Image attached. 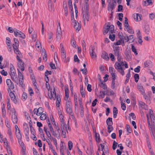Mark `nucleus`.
<instances>
[{"mask_svg":"<svg viewBox=\"0 0 155 155\" xmlns=\"http://www.w3.org/2000/svg\"><path fill=\"white\" fill-rule=\"evenodd\" d=\"M149 113L150 114V117L151 119V122L149 120V116L148 114L147 115V120L149 129L150 131V133L151 135L152 134L153 135V129L154 131H155V117L153 115V112L151 110H150Z\"/></svg>","mask_w":155,"mask_h":155,"instance_id":"obj_1","label":"nucleus"},{"mask_svg":"<svg viewBox=\"0 0 155 155\" xmlns=\"http://www.w3.org/2000/svg\"><path fill=\"white\" fill-rule=\"evenodd\" d=\"M123 66H125L126 68H128L127 64L125 61L116 62L114 64L115 68L123 76L124 74V69L122 68Z\"/></svg>","mask_w":155,"mask_h":155,"instance_id":"obj_2","label":"nucleus"},{"mask_svg":"<svg viewBox=\"0 0 155 155\" xmlns=\"http://www.w3.org/2000/svg\"><path fill=\"white\" fill-rule=\"evenodd\" d=\"M83 18L84 22V25L85 24V21H88L89 18V13L88 10L84 9L83 12Z\"/></svg>","mask_w":155,"mask_h":155,"instance_id":"obj_3","label":"nucleus"},{"mask_svg":"<svg viewBox=\"0 0 155 155\" xmlns=\"http://www.w3.org/2000/svg\"><path fill=\"white\" fill-rule=\"evenodd\" d=\"M72 104L71 101H66V110L67 113L68 114L72 113Z\"/></svg>","mask_w":155,"mask_h":155,"instance_id":"obj_4","label":"nucleus"},{"mask_svg":"<svg viewBox=\"0 0 155 155\" xmlns=\"http://www.w3.org/2000/svg\"><path fill=\"white\" fill-rule=\"evenodd\" d=\"M114 26L113 25H107L104 29V33L107 34L108 32L110 33H113L114 32Z\"/></svg>","mask_w":155,"mask_h":155,"instance_id":"obj_5","label":"nucleus"},{"mask_svg":"<svg viewBox=\"0 0 155 155\" xmlns=\"http://www.w3.org/2000/svg\"><path fill=\"white\" fill-rule=\"evenodd\" d=\"M15 35L16 37H18L22 38L24 39L25 38V35L21 31L16 29L14 31Z\"/></svg>","mask_w":155,"mask_h":155,"instance_id":"obj_6","label":"nucleus"},{"mask_svg":"<svg viewBox=\"0 0 155 155\" xmlns=\"http://www.w3.org/2000/svg\"><path fill=\"white\" fill-rule=\"evenodd\" d=\"M116 2L115 1H112L111 3H109L107 9L108 11H111V15H112L113 13V10L114 8L115 7Z\"/></svg>","mask_w":155,"mask_h":155,"instance_id":"obj_7","label":"nucleus"},{"mask_svg":"<svg viewBox=\"0 0 155 155\" xmlns=\"http://www.w3.org/2000/svg\"><path fill=\"white\" fill-rule=\"evenodd\" d=\"M90 55L91 58H95L97 56L95 52L94 51L95 50V48L93 46L91 45L90 48Z\"/></svg>","mask_w":155,"mask_h":155,"instance_id":"obj_8","label":"nucleus"},{"mask_svg":"<svg viewBox=\"0 0 155 155\" xmlns=\"http://www.w3.org/2000/svg\"><path fill=\"white\" fill-rule=\"evenodd\" d=\"M51 93L49 94L48 93V95L49 98L51 99H53L54 100H55L56 97V94L54 88L52 91V89H51Z\"/></svg>","mask_w":155,"mask_h":155,"instance_id":"obj_9","label":"nucleus"},{"mask_svg":"<svg viewBox=\"0 0 155 155\" xmlns=\"http://www.w3.org/2000/svg\"><path fill=\"white\" fill-rule=\"evenodd\" d=\"M144 67V68H150L152 66V63L151 61L150 60H147L144 62L143 63Z\"/></svg>","mask_w":155,"mask_h":155,"instance_id":"obj_10","label":"nucleus"},{"mask_svg":"<svg viewBox=\"0 0 155 155\" xmlns=\"http://www.w3.org/2000/svg\"><path fill=\"white\" fill-rule=\"evenodd\" d=\"M6 82L9 89H14V85L10 79H7Z\"/></svg>","mask_w":155,"mask_h":155,"instance_id":"obj_11","label":"nucleus"},{"mask_svg":"<svg viewBox=\"0 0 155 155\" xmlns=\"http://www.w3.org/2000/svg\"><path fill=\"white\" fill-rule=\"evenodd\" d=\"M61 35L62 32L61 30V28L60 25H59V27L57 29L56 34L57 40L59 41L61 39Z\"/></svg>","mask_w":155,"mask_h":155,"instance_id":"obj_12","label":"nucleus"},{"mask_svg":"<svg viewBox=\"0 0 155 155\" xmlns=\"http://www.w3.org/2000/svg\"><path fill=\"white\" fill-rule=\"evenodd\" d=\"M114 55L115 56L121 55L120 48L119 46H116L114 48Z\"/></svg>","mask_w":155,"mask_h":155,"instance_id":"obj_13","label":"nucleus"},{"mask_svg":"<svg viewBox=\"0 0 155 155\" xmlns=\"http://www.w3.org/2000/svg\"><path fill=\"white\" fill-rule=\"evenodd\" d=\"M60 45V47H61V57L63 59H65L66 58V55L64 48L62 44H61Z\"/></svg>","mask_w":155,"mask_h":155,"instance_id":"obj_14","label":"nucleus"},{"mask_svg":"<svg viewBox=\"0 0 155 155\" xmlns=\"http://www.w3.org/2000/svg\"><path fill=\"white\" fill-rule=\"evenodd\" d=\"M24 127L25 134L26 137H28L29 134V129L28 126L27 124H24Z\"/></svg>","mask_w":155,"mask_h":155,"instance_id":"obj_15","label":"nucleus"},{"mask_svg":"<svg viewBox=\"0 0 155 155\" xmlns=\"http://www.w3.org/2000/svg\"><path fill=\"white\" fill-rule=\"evenodd\" d=\"M11 78L12 80L14 82H15L17 84H18V78L17 75L16 73H14V74H11Z\"/></svg>","mask_w":155,"mask_h":155,"instance_id":"obj_16","label":"nucleus"},{"mask_svg":"<svg viewBox=\"0 0 155 155\" xmlns=\"http://www.w3.org/2000/svg\"><path fill=\"white\" fill-rule=\"evenodd\" d=\"M13 48L14 49V52L17 55H21V52H20L18 48V46H14V44H13L12 45Z\"/></svg>","mask_w":155,"mask_h":155,"instance_id":"obj_17","label":"nucleus"},{"mask_svg":"<svg viewBox=\"0 0 155 155\" xmlns=\"http://www.w3.org/2000/svg\"><path fill=\"white\" fill-rule=\"evenodd\" d=\"M139 104L142 108L144 109L145 110H148V106L145 104L142 101L139 102Z\"/></svg>","mask_w":155,"mask_h":155,"instance_id":"obj_18","label":"nucleus"},{"mask_svg":"<svg viewBox=\"0 0 155 155\" xmlns=\"http://www.w3.org/2000/svg\"><path fill=\"white\" fill-rule=\"evenodd\" d=\"M9 95L12 101L14 103L16 104L17 103V101L14 94L13 93H11Z\"/></svg>","mask_w":155,"mask_h":155,"instance_id":"obj_19","label":"nucleus"},{"mask_svg":"<svg viewBox=\"0 0 155 155\" xmlns=\"http://www.w3.org/2000/svg\"><path fill=\"white\" fill-rule=\"evenodd\" d=\"M109 71L112 76V78L115 77V70L113 68L110 67L109 68Z\"/></svg>","mask_w":155,"mask_h":155,"instance_id":"obj_20","label":"nucleus"},{"mask_svg":"<svg viewBox=\"0 0 155 155\" xmlns=\"http://www.w3.org/2000/svg\"><path fill=\"white\" fill-rule=\"evenodd\" d=\"M12 120L13 123L16 124L17 123L18 121V118L17 114H12Z\"/></svg>","mask_w":155,"mask_h":155,"instance_id":"obj_21","label":"nucleus"},{"mask_svg":"<svg viewBox=\"0 0 155 155\" xmlns=\"http://www.w3.org/2000/svg\"><path fill=\"white\" fill-rule=\"evenodd\" d=\"M134 19L136 21H139L141 20V15L138 14H134Z\"/></svg>","mask_w":155,"mask_h":155,"instance_id":"obj_22","label":"nucleus"},{"mask_svg":"<svg viewBox=\"0 0 155 155\" xmlns=\"http://www.w3.org/2000/svg\"><path fill=\"white\" fill-rule=\"evenodd\" d=\"M101 56L102 58L105 60L106 61L109 60V58L108 56V54L106 52H104L103 53Z\"/></svg>","mask_w":155,"mask_h":155,"instance_id":"obj_23","label":"nucleus"},{"mask_svg":"<svg viewBox=\"0 0 155 155\" xmlns=\"http://www.w3.org/2000/svg\"><path fill=\"white\" fill-rule=\"evenodd\" d=\"M2 116L3 117L6 115V110L5 104H3L2 107Z\"/></svg>","mask_w":155,"mask_h":155,"instance_id":"obj_24","label":"nucleus"},{"mask_svg":"<svg viewBox=\"0 0 155 155\" xmlns=\"http://www.w3.org/2000/svg\"><path fill=\"white\" fill-rule=\"evenodd\" d=\"M18 65L19 68L22 71L24 70V63L22 61L21 62H18Z\"/></svg>","mask_w":155,"mask_h":155,"instance_id":"obj_25","label":"nucleus"},{"mask_svg":"<svg viewBox=\"0 0 155 155\" xmlns=\"http://www.w3.org/2000/svg\"><path fill=\"white\" fill-rule=\"evenodd\" d=\"M61 124V131H67V125L66 124Z\"/></svg>","mask_w":155,"mask_h":155,"instance_id":"obj_26","label":"nucleus"},{"mask_svg":"<svg viewBox=\"0 0 155 155\" xmlns=\"http://www.w3.org/2000/svg\"><path fill=\"white\" fill-rule=\"evenodd\" d=\"M123 38L120 37V39H121V41L123 43L124 45V41H125L126 42H127L129 41V39H128V36L125 35V36H123Z\"/></svg>","mask_w":155,"mask_h":155,"instance_id":"obj_27","label":"nucleus"},{"mask_svg":"<svg viewBox=\"0 0 155 155\" xmlns=\"http://www.w3.org/2000/svg\"><path fill=\"white\" fill-rule=\"evenodd\" d=\"M37 113H36L37 115L38 116H39L41 114H42L43 112V109L42 107H39L37 109Z\"/></svg>","mask_w":155,"mask_h":155,"instance_id":"obj_28","label":"nucleus"},{"mask_svg":"<svg viewBox=\"0 0 155 155\" xmlns=\"http://www.w3.org/2000/svg\"><path fill=\"white\" fill-rule=\"evenodd\" d=\"M74 26L76 30L77 31H78L81 29V24L79 23L78 22L75 25H74Z\"/></svg>","mask_w":155,"mask_h":155,"instance_id":"obj_29","label":"nucleus"},{"mask_svg":"<svg viewBox=\"0 0 155 155\" xmlns=\"http://www.w3.org/2000/svg\"><path fill=\"white\" fill-rule=\"evenodd\" d=\"M115 77L114 78H112V81L111 85V87L112 89H114L116 87L115 81Z\"/></svg>","mask_w":155,"mask_h":155,"instance_id":"obj_30","label":"nucleus"},{"mask_svg":"<svg viewBox=\"0 0 155 155\" xmlns=\"http://www.w3.org/2000/svg\"><path fill=\"white\" fill-rule=\"evenodd\" d=\"M117 113L118 110L117 108L115 107H114L113 108V117L114 118H116Z\"/></svg>","mask_w":155,"mask_h":155,"instance_id":"obj_31","label":"nucleus"},{"mask_svg":"<svg viewBox=\"0 0 155 155\" xmlns=\"http://www.w3.org/2000/svg\"><path fill=\"white\" fill-rule=\"evenodd\" d=\"M137 88L138 90L141 93L142 95L145 94L144 90L142 86L140 85H138Z\"/></svg>","mask_w":155,"mask_h":155,"instance_id":"obj_32","label":"nucleus"},{"mask_svg":"<svg viewBox=\"0 0 155 155\" xmlns=\"http://www.w3.org/2000/svg\"><path fill=\"white\" fill-rule=\"evenodd\" d=\"M112 118L111 117H109L107 119L106 123L107 125H112L113 124V122L112 121Z\"/></svg>","mask_w":155,"mask_h":155,"instance_id":"obj_33","label":"nucleus"},{"mask_svg":"<svg viewBox=\"0 0 155 155\" xmlns=\"http://www.w3.org/2000/svg\"><path fill=\"white\" fill-rule=\"evenodd\" d=\"M80 93L82 97H84L85 96V90L83 89V87H81L80 88Z\"/></svg>","mask_w":155,"mask_h":155,"instance_id":"obj_34","label":"nucleus"},{"mask_svg":"<svg viewBox=\"0 0 155 155\" xmlns=\"http://www.w3.org/2000/svg\"><path fill=\"white\" fill-rule=\"evenodd\" d=\"M16 135L18 139L22 138V135L20 133V130L19 129H18V132H16Z\"/></svg>","mask_w":155,"mask_h":155,"instance_id":"obj_35","label":"nucleus"},{"mask_svg":"<svg viewBox=\"0 0 155 155\" xmlns=\"http://www.w3.org/2000/svg\"><path fill=\"white\" fill-rule=\"evenodd\" d=\"M152 4V2L151 0H147L144 2L143 5L144 6H146L148 5H150Z\"/></svg>","mask_w":155,"mask_h":155,"instance_id":"obj_36","label":"nucleus"},{"mask_svg":"<svg viewBox=\"0 0 155 155\" xmlns=\"http://www.w3.org/2000/svg\"><path fill=\"white\" fill-rule=\"evenodd\" d=\"M18 140L19 143L22 147L23 150H25V145L21 141V139H18Z\"/></svg>","mask_w":155,"mask_h":155,"instance_id":"obj_37","label":"nucleus"},{"mask_svg":"<svg viewBox=\"0 0 155 155\" xmlns=\"http://www.w3.org/2000/svg\"><path fill=\"white\" fill-rule=\"evenodd\" d=\"M95 138L96 141L97 143H99L100 140V138L99 134L96 133L95 134Z\"/></svg>","mask_w":155,"mask_h":155,"instance_id":"obj_38","label":"nucleus"},{"mask_svg":"<svg viewBox=\"0 0 155 155\" xmlns=\"http://www.w3.org/2000/svg\"><path fill=\"white\" fill-rule=\"evenodd\" d=\"M88 1V0H84V2L85 4L84 9H86L87 10H88L89 9Z\"/></svg>","mask_w":155,"mask_h":155,"instance_id":"obj_39","label":"nucleus"},{"mask_svg":"<svg viewBox=\"0 0 155 155\" xmlns=\"http://www.w3.org/2000/svg\"><path fill=\"white\" fill-rule=\"evenodd\" d=\"M80 112L81 116L82 117L84 115V111L83 106H80Z\"/></svg>","mask_w":155,"mask_h":155,"instance_id":"obj_40","label":"nucleus"},{"mask_svg":"<svg viewBox=\"0 0 155 155\" xmlns=\"http://www.w3.org/2000/svg\"><path fill=\"white\" fill-rule=\"evenodd\" d=\"M10 70L11 72V74H14V73H16L15 68L12 64L10 65Z\"/></svg>","mask_w":155,"mask_h":155,"instance_id":"obj_41","label":"nucleus"},{"mask_svg":"<svg viewBox=\"0 0 155 155\" xmlns=\"http://www.w3.org/2000/svg\"><path fill=\"white\" fill-rule=\"evenodd\" d=\"M100 81L101 82V87L103 89L105 90V91H106V90H107V86L105 84H104L103 82L102 81L101 79H100Z\"/></svg>","mask_w":155,"mask_h":155,"instance_id":"obj_42","label":"nucleus"},{"mask_svg":"<svg viewBox=\"0 0 155 155\" xmlns=\"http://www.w3.org/2000/svg\"><path fill=\"white\" fill-rule=\"evenodd\" d=\"M47 116L45 114H42L40 115V119L42 120H45Z\"/></svg>","mask_w":155,"mask_h":155,"instance_id":"obj_43","label":"nucleus"},{"mask_svg":"<svg viewBox=\"0 0 155 155\" xmlns=\"http://www.w3.org/2000/svg\"><path fill=\"white\" fill-rule=\"evenodd\" d=\"M124 25L125 28L129 27V25L128 22V19L127 18L125 17V20L124 23Z\"/></svg>","mask_w":155,"mask_h":155,"instance_id":"obj_44","label":"nucleus"},{"mask_svg":"<svg viewBox=\"0 0 155 155\" xmlns=\"http://www.w3.org/2000/svg\"><path fill=\"white\" fill-rule=\"evenodd\" d=\"M105 91H100V96L101 98H103L104 97L105 95Z\"/></svg>","mask_w":155,"mask_h":155,"instance_id":"obj_45","label":"nucleus"},{"mask_svg":"<svg viewBox=\"0 0 155 155\" xmlns=\"http://www.w3.org/2000/svg\"><path fill=\"white\" fill-rule=\"evenodd\" d=\"M71 44L72 46L74 48H76V45L75 43V41L74 38H73L71 39Z\"/></svg>","mask_w":155,"mask_h":155,"instance_id":"obj_46","label":"nucleus"},{"mask_svg":"<svg viewBox=\"0 0 155 155\" xmlns=\"http://www.w3.org/2000/svg\"><path fill=\"white\" fill-rule=\"evenodd\" d=\"M27 98V94L25 92H23L22 96V99L23 101H25Z\"/></svg>","mask_w":155,"mask_h":155,"instance_id":"obj_47","label":"nucleus"},{"mask_svg":"<svg viewBox=\"0 0 155 155\" xmlns=\"http://www.w3.org/2000/svg\"><path fill=\"white\" fill-rule=\"evenodd\" d=\"M32 40L34 41H35L37 38V34L36 33L34 32L32 35Z\"/></svg>","mask_w":155,"mask_h":155,"instance_id":"obj_48","label":"nucleus"},{"mask_svg":"<svg viewBox=\"0 0 155 155\" xmlns=\"http://www.w3.org/2000/svg\"><path fill=\"white\" fill-rule=\"evenodd\" d=\"M126 143L128 147H131L132 143L130 140L127 139L126 140Z\"/></svg>","mask_w":155,"mask_h":155,"instance_id":"obj_49","label":"nucleus"},{"mask_svg":"<svg viewBox=\"0 0 155 155\" xmlns=\"http://www.w3.org/2000/svg\"><path fill=\"white\" fill-rule=\"evenodd\" d=\"M131 49L132 51L135 54V55H137L138 54L136 49L135 47L133 45L131 46Z\"/></svg>","mask_w":155,"mask_h":155,"instance_id":"obj_50","label":"nucleus"},{"mask_svg":"<svg viewBox=\"0 0 155 155\" xmlns=\"http://www.w3.org/2000/svg\"><path fill=\"white\" fill-rule=\"evenodd\" d=\"M24 79V78L19 79V84L22 87H23L24 86V85L23 84Z\"/></svg>","mask_w":155,"mask_h":155,"instance_id":"obj_51","label":"nucleus"},{"mask_svg":"<svg viewBox=\"0 0 155 155\" xmlns=\"http://www.w3.org/2000/svg\"><path fill=\"white\" fill-rule=\"evenodd\" d=\"M68 143L69 149L70 150H71L73 147V143L71 141H68Z\"/></svg>","mask_w":155,"mask_h":155,"instance_id":"obj_52","label":"nucleus"},{"mask_svg":"<svg viewBox=\"0 0 155 155\" xmlns=\"http://www.w3.org/2000/svg\"><path fill=\"white\" fill-rule=\"evenodd\" d=\"M134 78L135 79V81L137 82L138 81V80L139 78V76L138 74H136L134 75Z\"/></svg>","mask_w":155,"mask_h":155,"instance_id":"obj_53","label":"nucleus"},{"mask_svg":"<svg viewBox=\"0 0 155 155\" xmlns=\"http://www.w3.org/2000/svg\"><path fill=\"white\" fill-rule=\"evenodd\" d=\"M112 125H108L107 127L108 132L110 133L113 130V127L112 126Z\"/></svg>","mask_w":155,"mask_h":155,"instance_id":"obj_54","label":"nucleus"},{"mask_svg":"<svg viewBox=\"0 0 155 155\" xmlns=\"http://www.w3.org/2000/svg\"><path fill=\"white\" fill-rule=\"evenodd\" d=\"M69 93L65 94V96L64 97V100L66 101H71V100L69 99Z\"/></svg>","mask_w":155,"mask_h":155,"instance_id":"obj_55","label":"nucleus"},{"mask_svg":"<svg viewBox=\"0 0 155 155\" xmlns=\"http://www.w3.org/2000/svg\"><path fill=\"white\" fill-rule=\"evenodd\" d=\"M125 28L126 29L128 33L131 34H132L134 33V31L132 29H130L129 28V27H127L126 28Z\"/></svg>","mask_w":155,"mask_h":155,"instance_id":"obj_56","label":"nucleus"},{"mask_svg":"<svg viewBox=\"0 0 155 155\" xmlns=\"http://www.w3.org/2000/svg\"><path fill=\"white\" fill-rule=\"evenodd\" d=\"M5 123L8 129H11V126L9 121L7 120H5Z\"/></svg>","mask_w":155,"mask_h":155,"instance_id":"obj_57","label":"nucleus"},{"mask_svg":"<svg viewBox=\"0 0 155 155\" xmlns=\"http://www.w3.org/2000/svg\"><path fill=\"white\" fill-rule=\"evenodd\" d=\"M30 74L31 78V79L32 82L36 81V80L35 79L34 76L32 72H30Z\"/></svg>","mask_w":155,"mask_h":155,"instance_id":"obj_58","label":"nucleus"},{"mask_svg":"<svg viewBox=\"0 0 155 155\" xmlns=\"http://www.w3.org/2000/svg\"><path fill=\"white\" fill-rule=\"evenodd\" d=\"M115 38V35L114 34H110L109 36V38L112 41H114Z\"/></svg>","mask_w":155,"mask_h":155,"instance_id":"obj_59","label":"nucleus"},{"mask_svg":"<svg viewBox=\"0 0 155 155\" xmlns=\"http://www.w3.org/2000/svg\"><path fill=\"white\" fill-rule=\"evenodd\" d=\"M117 144L118 143L117 142H116L115 141H114L112 146V148L114 150L116 149Z\"/></svg>","mask_w":155,"mask_h":155,"instance_id":"obj_60","label":"nucleus"},{"mask_svg":"<svg viewBox=\"0 0 155 155\" xmlns=\"http://www.w3.org/2000/svg\"><path fill=\"white\" fill-rule=\"evenodd\" d=\"M118 16L119 17V19L120 21H122L123 15V13H120L118 14Z\"/></svg>","mask_w":155,"mask_h":155,"instance_id":"obj_61","label":"nucleus"},{"mask_svg":"<svg viewBox=\"0 0 155 155\" xmlns=\"http://www.w3.org/2000/svg\"><path fill=\"white\" fill-rule=\"evenodd\" d=\"M121 107L122 109L125 110L126 109V107L125 106V104L124 103H123L122 102H121Z\"/></svg>","mask_w":155,"mask_h":155,"instance_id":"obj_62","label":"nucleus"},{"mask_svg":"<svg viewBox=\"0 0 155 155\" xmlns=\"http://www.w3.org/2000/svg\"><path fill=\"white\" fill-rule=\"evenodd\" d=\"M28 92L30 95L32 96L34 94V92L32 89L31 87L28 88Z\"/></svg>","mask_w":155,"mask_h":155,"instance_id":"obj_63","label":"nucleus"},{"mask_svg":"<svg viewBox=\"0 0 155 155\" xmlns=\"http://www.w3.org/2000/svg\"><path fill=\"white\" fill-rule=\"evenodd\" d=\"M145 31L147 34H149L150 31L149 27L148 26H146L145 27Z\"/></svg>","mask_w":155,"mask_h":155,"instance_id":"obj_64","label":"nucleus"}]
</instances>
